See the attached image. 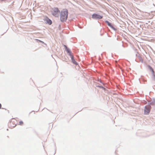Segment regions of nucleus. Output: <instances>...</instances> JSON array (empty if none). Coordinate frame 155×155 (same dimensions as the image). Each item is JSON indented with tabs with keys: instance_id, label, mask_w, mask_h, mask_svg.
Returning <instances> with one entry per match:
<instances>
[{
	"instance_id": "f257e3e1",
	"label": "nucleus",
	"mask_w": 155,
	"mask_h": 155,
	"mask_svg": "<svg viewBox=\"0 0 155 155\" xmlns=\"http://www.w3.org/2000/svg\"><path fill=\"white\" fill-rule=\"evenodd\" d=\"M68 14V11L67 9H63L60 12V19L61 21L63 22L67 20Z\"/></svg>"
},
{
	"instance_id": "f03ea898",
	"label": "nucleus",
	"mask_w": 155,
	"mask_h": 155,
	"mask_svg": "<svg viewBox=\"0 0 155 155\" xmlns=\"http://www.w3.org/2000/svg\"><path fill=\"white\" fill-rule=\"evenodd\" d=\"M51 12L53 16L56 17H58L59 14L60 12L59 10L57 7L52 8L51 10Z\"/></svg>"
},
{
	"instance_id": "7ed1b4c3",
	"label": "nucleus",
	"mask_w": 155,
	"mask_h": 155,
	"mask_svg": "<svg viewBox=\"0 0 155 155\" xmlns=\"http://www.w3.org/2000/svg\"><path fill=\"white\" fill-rule=\"evenodd\" d=\"M150 109V106H147L145 107L144 112V114H149Z\"/></svg>"
},
{
	"instance_id": "20e7f679",
	"label": "nucleus",
	"mask_w": 155,
	"mask_h": 155,
	"mask_svg": "<svg viewBox=\"0 0 155 155\" xmlns=\"http://www.w3.org/2000/svg\"><path fill=\"white\" fill-rule=\"evenodd\" d=\"M92 17L93 18L100 19L102 18L103 17L100 15L96 14H94L92 15Z\"/></svg>"
},
{
	"instance_id": "39448f33",
	"label": "nucleus",
	"mask_w": 155,
	"mask_h": 155,
	"mask_svg": "<svg viewBox=\"0 0 155 155\" xmlns=\"http://www.w3.org/2000/svg\"><path fill=\"white\" fill-rule=\"evenodd\" d=\"M71 58L72 61L73 63L75 64H77V62L75 61L74 59V57L73 55L72 54H71Z\"/></svg>"
},
{
	"instance_id": "423d86ee",
	"label": "nucleus",
	"mask_w": 155,
	"mask_h": 155,
	"mask_svg": "<svg viewBox=\"0 0 155 155\" xmlns=\"http://www.w3.org/2000/svg\"><path fill=\"white\" fill-rule=\"evenodd\" d=\"M46 22L47 23H48L49 25H51V24L52 23V22L48 18H47L46 19Z\"/></svg>"
},
{
	"instance_id": "0eeeda50",
	"label": "nucleus",
	"mask_w": 155,
	"mask_h": 155,
	"mask_svg": "<svg viewBox=\"0 0 155 155\" xmlns=\"http://www.w3.org/2000/svg\"><path fill=\"white\" fill-rule=\"evenodd\" d=\"M105 22L107 24V25L112 28H114V27L108 21H106Z\"/></svg>"
},
{
	"instance_id": "6e6552de",
	"label": "nucleus",
	"mask_w": 155,
	"mask_h": 155,
	"mask_svg": "<svg viewBox=\"0 0 155 155\" xmlns=\"http://www.w3.org/2000/svg\"><path fill=\"white\" fill-rule=\"evenodd\" d=\"M149 68L150 70L152 71L153 74H154V71L153 68L150 66H149Z\"/></svg>"
},
{
	"instance_id": "1a4fd4ad",
	"label": "nucleus",
	"mask_w": 155,
	"mask_h": 155,
	"mask_svg": "<svg viewBox=\"0 0 155 155\" xmlns=\"http://www.w3.org/2000/svg\"><path fill=\"white\" fill-rule=\"evenodd\" d=\"M65 46L66 47V48H67V52L69 53V54L70 55V56H71V54H71V53L70 51V50L69 49H68L67 48V47L66 46Z\"/></svg>"
},
{
	"instance_id": "9d476101",
	"label": "nucleus",
	"mask_w": 155,
	"mask_h": 155,
	"mask_svg": "<svg viewBox=\"0 0 155 155\" xmlns=\"http://www.w3.org/2000/svg\"><path fill=\"white\" fill-rule=\"evenodd\" d=\"M152 80L154 81H155V75L154 74H153V76L152 77Z\"/></svg>"
},
{
	"instance_id": "9b49d317",
	"label": "nucleus",
	"mask_w": 155,
	"mask_h": 155,
	"mask_svg": "<svg viewBox=\"0 0 155 155\" xmlns=\"http://www.w3.org/2000/svg\"><path fill=\"white\" fill-rule=\"evenodd\" d=\"M23 122L22 121H20L19 122V124L20 125H23Z\"/></svg>"
},
{
	"instance_id": "f8f14e48",
	"label": "nucleus",
	"mask_w": 155,
	"mask_h": 155,
	"mask_svg": "<svg viewBox=\"0 0 155 155\" xmlns=\"http://www.w3.org/2000/svg\"><path fill=\"white\" fill-rule=\"evenodd\" d=\"M38 40L39 41H40V42H42V43H44V42L43 41H40V40Z\"/></svg>"
},
{
	"instance_id": "ddd939ff",
	"label": "nucleus",
	"mask_w": 155,
	"mask_h": 155,
	"mask_svg": "<svg viewBox=\"0 0 155 155\" xmlns=\"http://www.w3.org/2000/svg\"><path fill=\"white\" fill-rule=\"evenodd\" d=\"M2 105L1 104H0V109L2 107Z\"/></svg>"
},
{
	"instance_id": "4468645a",
	"label": "nucleus",
	"mask_w": 155,
	"mask_h": 155,
	"mask_svg": "<svg viewBox=\"0 0 155 155\" xmlns=\"http://www.w3.org/2000/svg\"><path fill=\"white\" fill-rule=\"evenodd\" d=\"M101 87L103 89H105L103 87Z\"/></svg>"
}]
</instances>
